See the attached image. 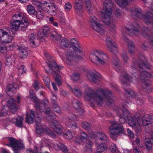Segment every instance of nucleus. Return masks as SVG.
<instances>
[{
	"mask_svg": "<svg viewBox=\"0 0 153 153\" xmlns=\"http://www.w3.org/2000/svg\"><path fill=\"white\" fill-rule=\"evenodd\" d=\"M87 77L89 81L95 83H98L100 80V76L99 74L91 71L87 73Z\"/></svg>",
	"mask_w": 153,
	"mask_h": 153,
	"instance_id": "obj_12",
	"label": "nucleus"
},
{
	"mask_svg": "<svg viewBox=\"0 0 153 153\" xmlns=\"http://www.w3.org/2000/svg\"><path fill=\"white\" fill-rule=\"evenodd\" d=\"M81 125L82 127L86 130H89L91 128V124L88 122H82L81 123Z\"/></svg>",
	"mask_w": 153,
	"mask_h": 153,
	"instance_id": "obj_42",
	"label": "nucleus"
},
{
	"mask_svg": "<svg viewBox=\"0 0 153 153\" xmlns=\"http://www.w3.org/2000/svg\"><path fill=\"white\" fill-rule=\"evenodd\" d=\"M43 79L46 86L48 88H50V80L48 76H45L43 77Z\"/></svg>",
	"mask_w": 153,
	"mask_h": 153,
	"instance_id": "obj_48",
	"label": "nucleus"
},
{
	"mask_svg": "<svg viewBox=\"0 0 153 153\" xmlns=\"http://www.w3.org/2000/svg\"><path fill=\"white\" fill-rule=\"evenodd\" d=\"M131 16L132 18L138 17L144 19L145 22L147 25L150 24L151 22L153 23V7L145 16L143 15L142 10L139 9L134 8L131 10Z\"/></svg>",
	"mask_w": 153,
	"mask_h": 153,
	"instance_id": "obj_4",
	"label": "nucleus"
},
{
	"mask_svg": "<svg viewBox=\"0 0 153 153\" xmlns=\"http://www.w3.org/2000/svg\"><path fill=\"white\" fill-rule=\"evenodd\" d=\"M137 64L139 68L138 71L140 73V81L142 83H143L148 79V78L152 76L151 74L146 71L150 68L149 65L146 62L144 56L142 55L139 56Z\"/></svg>",
	"mask_w": 153,
	"mask_h": 153,
	"instance_id": "obj_2",
	"label": "nucleus"
},
{
	"mask_svg": "<svg viewBox=\"0 0 153 153\" xmlns=\"http://www.w3.org/2000/svg\"><path fill=\"white\" fill-rule=\"evenodd\" d=\"M10 22L12 25L11 29H15V30H16L20 26L21 22L19 19H12L11 20Z\"/></svg>",
	"mask_w": 153,
	"mask_h": 153,
	"instance_id": "obj_24",
	"label": "nucleus"
},
{
	"mask_svg": "<svg viewBox=\"0 0 153 153\" xmlns=\"http://www.w3.org/2000/svg\"><path fill=\"white\" fill-rule=\"evenodd\" d=\"M12 37L8 34V33L3 29H0V39L4 42H8L9 40L7 39L10 38V40L12 39Z\"/></svg>",
	"mask_w": 153,
	"mask_h": 153,
	"instance_id": "obj_15",
	"label": "nucleus"
},
{
	"mask_svg": "<svg viewBox=\"0 0 153 153\" xmlns=\"http://www.w3.org/2000/svg\"><path fill=\"white\" fill-rule=\"evenodd\" d=\"M19 86L17 84H8L7 85L6 89V91L7 94L9 92H13L16 90L19 89Z\"/></svg>",
	"mask_w": 153,
	"mask_h": 153,
	"instance_id": "obj_21",
	"label": "nucleus"
},
{
	"mask_svg": "<svg viewBox=\"0 0 153 153\" xmlns=\"http://www.w3.org/2000/svg\"><path fill=\"white\" fill-rule=\"evenodd\" d=\"M106 42L107 45L108 50L111 52L116 51L117 50L116 43L113 41L110 37L107 36L106 40Z\"/></svg>",
	"mask_w": 153,
	"mask_h": 153,
	"instance_id": "obj_13",
	"label": "nucleus"
},
{
	"mask_svg": "<svg viewBox=\"0 0 153 153\" xmlns=\"http://www.w3.org/2000/svg\"><path fill=\"white\" fill-rule=\"evenodd\" d=\"M109 129V135L110 137L115 140H117L118 136L125 133L123 126L116 122H114L112 124Z\"/></svg>",
	"mask_w": 153,
	"mask_h": 153,
	"instance_id": "obj_6",
	"label": "nucleus"
},
{
	"mask_svg": "<svg viewBox=\"0 0 153 153\" xmlns=\"http://www.w3.org/2000/svg\"><path fill=\"white\" fill-rule=\"evenodd\" d=\"M35 117V112L31 110L30 112V117H29L28 114L27 113L25 118V122L28 123H32L33 122Z\"/></svg>",
	"mask_w": 153,
	"mask_h": 153,
	"instance_id": "obj_23",
	"label": "nucleus"
},
{
	"mask_svg": "<svg viewBox=\"0 0 153 153\" xmlns=\"http://www.w3.org/2000/svg\"><path fill=\"white\" fill-rule=\"evenodd\" d=\"M122 111L123 112L121 115L122 116L126 117L127 119L130 117V113L126 108L123 107Z\"/></svg>",
	"mask_w": 153,
	"mask_h": 153,
	"instance_id": "obj_47",
	"label": "nucleus"
},
{
	"mask_svg": "<svg viewBox=\"0 0 153 153\" xmlns=\"http://www.w3.org/2000/svg\"><path fill=\"white\" fill-rule=\"evenodd\" d=\"M142 121L143 126H148L153 122V115L150 116L149 114H146L144 115L142 119Z\"/></svg>",
	"mask_w": 153,
	"mask_h": 153,
	"instance_id": "obj_16",
	"label": "nucleus"
},
{
	"mask_svg": "<svg viewBox=\"0 0 153 153\" xmlns=\"http://www.w3.org/2000/svg\"><path fill=\"white\" fill-rule=\"evenodd\" d=\"M36 36V35L33 33H31L29 35L28 42L33 47H36L37 45L35 42Z\"/></svg>",
	"mask_w": 153,
	"mask_h": 153,
	"instance_id": "obj_25",
	"label": "nucleus"
},
{
	"mask_svg": "<svg viewBox=\"0 0 153 153\" xmlns=\"http://www.w3.org/2000/svg\"><path fill=\"white\" fill-rule=\"evenodd\" d=\"M42 33L45 37H48L50 35V29L49 27L45 26L43 28Z\"/></svg>",
	"mask_w": 153,
	"mask_h": 153,
	"instance_id": "obj_41",
	"label": "nucleus"
},
{
	"mask_svg": "<svg viewBox=\"0 0 153 153\" xmlns=\"http://www.w3.org/2000/svg\"><path fill=\"white\" fill-rule=\"evenodd\" d=\"M27 10L28 13L31 15H33L36 12L34 7L30 5L27 6Z\"/></svg>",
	"mask_w": 153,
	"mask_h": 153,
	"instance_id": "obj_40",
	"label": "nucleus"
},
{
	"mask_svg": "<svg viewBox=\"0 0 153 153\" xmlns=\"http://www.w3.org/2000/svg\"><path fill=\"white\" fill-rule=\"evenodd\" d=\"M16 121L15 123V125L18 127L22 128L23 127V117L22 116H18L17 118H16Z\"/></svg>",
	"mask_w": 153,
	"mask_h": 153,
	"instance_id": "obj_30",
	"label": "nucleus"
},
{
	"mask_svg": "<svg viewBox=\"0 0 153 153\" xmlns=\"http://www.w3.org/2000/svg\"><path fill=\"white\" fill-rule=\"evenodd\" d=\"M122 78L121 80V82L123 84H126L130 81V77L128 73H126L122 75Z\"/></svg>",
	"mask_w": 153,
	"mask_h": 153,
	"instance_id": "obj_35",
	"label": "nucleus"
},
{
	"mask_svg": "<svg viewBox=\"0 0 153 153\" xmlns=\"http://www.w3.org/2000/svg\"><path fill=\"white\" fill-rule=\"evenodd\" d=\"M71 44L68 49L75 51H77L79 53H81L82 51L81 50V48L79 45L78 41L74 39H72L71 40Z\"/></svg>",
	"mask_w": 153,
	"mask_h": 153,
	"instance_id": "obj_14",
	"label": "nucleus"
},
{
	"mask_svg": "<svg viewBox=\"0 0 153 153\" xmlns=\"http://www.w3.org/2000/svg\"><path fill=\"white\" fill-rule=\"evenodd\" d=\"M30 97L31 100L33 101L38 99V98L34 95L33 92H30Z\"/></svg>",
	"mask_w": 153,
	"mask_h": 153,
	"instance_id": "obj_63",
	"label": "nucleus"
},
{
	"mask_svg": "<svg viewBox=\"0 0 153 153\" xmlns=\"http://www.w3.org/2000/svg\"><path fill=\"white\" fill-rule=\"evenodd\" d=\"M150 31L147 27H145L143 28L142 34L144 37L145 38L148 37L149 38L150 37Z\"/></svg>",
	"mask_w": 153,
	"mask_h": 153,
	"instance_id": "obj_37",
	"label": "nucleus"
},
{
	"mask_svg": "<svg viewBox=\"0 0 153 153\" xmlns=\"http://www.w3.org/2000/svg\"><path fill=\"white\" fill-rule=\"evenodd\" d=\"M127 30L130 33H128L129 35L132 36V35H136V33H137L139 30L138 28L135 27L134 26H133L132 28L129 29L128 28H127Z\"/></svg>",
	"mask_w": 153,
	"mask_h": 153,
	"instance_id": "obj_38",
	"label": "nucleus"
},
{
	"mask_svg": "<svg viewBox=\"0 0 153 153\" xmlns=\"http://www.w3.org/2000/svg\"><path fill=\"white\" fill-rule=\"evenodd\" d=\"M7 109H8L7 107L4 106V108L1 111V114H0V116H4L7 114L8 111Z\"/></svg>",
	"mask_w": 153,
	"mask_h": 153,
	"instance_id": "obj_59",
	"label": "nucleus"
},
{
	"mask_svg": "<svg viewBox=\"0 0 153 153\" xmlns=\"http://www.w3.org/2000/svg\"><path fill=\"white\" fill-rule=\"evenodd\" d=\"M41 119L39 116H38L35 120L36 126V133L39 134L42 133L44 131L41 125Z\"/></svg>",
	"mask_w": 153,
	"mask_h": 153,
	"instance_id": "obj_20",
	"label": "nucleus"
},
{
	"mask_svg": "<svg viewBox=\"0 0 153 153\" xmlns=\"http://www.w3.org/2000/svg\"><path fill=\"white\" fill-rule=\"evenodd\" d=\"M114 4L111 0H106L103 3V11H101L102 17L103 18L102 21L106 25L109 23L110 18L111 17L112 9Z\"/></svg>",
	"mask_w": 153,
	"mask_h": 153,
	"instance_id": "obj_5",
	"label": "nucleus"
},
{
	"mask_svg": "<svg viewBox=\"0 0 153 153\" xmlns=\"http://www.w3.org/2000/svg\"><path fill=\"white\" fill-rule=\"evenodd\" d=\"M72 105L73 107L75 109L80 107L81 103L78 100L74 99L72 101Z\"/></svg>",
	"mask_w": 153,
	"mask_h": 153,
	"instance_id": "obj_45",
	"label": "nucleus"
},
{
	"mask_svg": "<svg viewBox=\"0 0 153 153\" xmlns=\"http://www.w3.org/2000/svg\"><path fill=\"white\" fill-rule=\"evenodd\" d=\"M87 137L88 135L85 132L83 131L81 133L80 139L81 141L84 142L87 141Z\"/></svg>",
	"mask_w": 153,
	"mask_h": 153,
	"instance_id": "obj_46",
	"label": "nucleus"
},
{
	"mask_svg": "<svg viewBox=\"0 0 153 153\" xmlns=\"http://www.w3.org/2000/svg\"><path fill=\"white\" fill-rule=\"evenodd\" d=\"M80 74L78 73H75L71 76V78L74 81L78 80L80 78Z\"/></svg>",
	"mask_w": 153,
	"mask_h": 153,
	"instance_id": "obj_52",
	"label": "nucleus"
},
{
	"mask_svg": "<svg viewBox=\"0 0 153 153\" xmlns=\"http://www.w3.org/2000/svg\"><path fill=\"white\" fill-rule=\"evenodd\" d=\"M90 21L91 23V26L99 22V21L94 16H92L90 17Z\"/></svg>",
	"mask_w": 153,
	"mask_h": 153,
	"instance_id": "obj_54",
	"label": "nucleus"
},
{
	"mask_svg": "<svg viewBox=\"0 0 153 153\" xmlns=\"http://www.w3.org/2000/svg\"><path fill=\"white\" fill-rule=\"evenodd\" d=\"M121 56L124 61L125 62H127L128 60V58L126 52L124 51H123Z\"/></svg>",
	"mask_w": 153,
	"mask_h": 153,
	"instance_id": "obj_61",
	"label": "nucleus"
},
{
	"mask_svg": "<svg viewBox=\"0 0 153 153\" xmlns=\"http://www.w3.org/2000/svg\"><path fill=\"white\" fill-rule=\"evenodd\" d=\"M49 69L52 70L53 72V75L55 79L56 82L58 85H60L62 83L61 77L59 72V71L63 68L62 66L59 67L54 61H49L47 63Z\"/></svg>",
	"mask_w": 153,
	"mask_h": 153,
	"instance_id": "obj_7",
	"label": "nucleus"
},
{
	"mask_svg": "<svg viewBox=\"0 0 153 153\" xmlns=\"http://www.w3.org/2000/svg\"><path fill=\"white\" fill-rule=\"evenodd\" d=\"M50 127L56 133L61 134L62 127L56 120H52L49 122Z\"/></svg>",
	"mask_w": 153,
	"mask_h": 153,
	"instance_id": "obj_10",
	"label": "nucleus"
},
{
	"mask_svg": "<svg viewBox=\"0 0 153 153\" xmlns=\"http://www.w3.org/2000/svg\"><path fill=\"white\" fill-rule=\"evenodd\" d=\"M44 13L40 10L36 12V17L37 18L39 19H42L44 18Z\"/></svg>",
	"mask_w": 153,
	"mask_h": 153,
	"instance_id": "obj_55",
	"label": "nucleus"
},
{
	"mask_svg": "<svg viewBox=\"0 0 153 153\" xmlns=\"http://www.w3.org/2000/svg\"><path fill=\"white\" fill-rule=\"evenodd\" d=\"M9 106L10 107V111L12 113L15 112L17 111L18 108V107L15 103L13 104L10 106Z\"/></svg>",
	"mask_w": 153,
	"mask_h": 153,
	"instance_id": "obj_53",
	"label": "nucleus"
},
{
	"mask_svg": "<svg viewBox=\"0 0 153 153\" xmlns=\"http://www.w3.org/2000/svg\"><path fill=\"white\" fill-rule=\"evenodd\" d=\"M111 92L107 90L99 89L96 91H92L91 92L86 93V97L88 100H94L98 105H101L105 99L107 100L106 102L108 105L111 104L112 100L111 98Z\"/></svg>",
	"mask_w": 153,
	"mask_h": 153,
	"instance_id": "obj_1",
	"label": "nucleus"
},
{
	"mask_svg": "<svg viewBox=\"0 0 153 153\" xmlns=\"http://www.w3.org/2000/svg\"><path fill=\"white\" fill-rule=\"evenodd\" d=\"M7 51V47L2 44H0V52L3 54L6 53Z\"/></svg>",
	"mask_w": 153,
	"mask_h": 153,
	"instance_id": "obj_56",
	"label": "nucleus"
},
{
	"mask_svg": "<svg viewBox=\"0 0 153 153\" xmlns=\"http://www.w3.org/2000/svg\"><path fill=\"white\" fill-rule=\"evenodd\" d=\"M107 148V145L105 143H102L98 145L97 147V151L102 152H104Z\"/></svg>",
	"mask_w": 153,
	"mask_h": 153,
	"instance_id": "obj_39",
	"label": "nucleus"
},
{
	"mask_svg": "<svg viewBox=\"0 0 153 153\" xmlns=\"http://www.w3.org/2000/svg\"><path fill=\"white\" fill-rule=\"evenodd\" d=\"M75 109L76 115L77 116H82L84 112V110L82 108H81L80 107Z\"/></svg>",
	"mask_w": 153,
	"mask_h": 153,
	"instance_id": "obj_51",
	"label": "nucleus"
},
{
	"mask_svg": "<svg viewBox=\"0 0 153 153\" xmlns=\"http://www.w3.org/2000/svg\"><path fill=\"white\" fill-rule=\"evenodd\" d=\"M18 50L20 53L19 57L22 59L25 58L28 55L27 49L24 46H19Z\"/></svg>",
	"mask_w": 153,
	"mask_h": 153,
	"instance_id": "obj_17",
	"label": "nucleus"
},
{
	"mask_svg": "<svg viewBox=\"0 0 153 153\" xmlns=\"http://www.w3.org/2000/svg\"><path fill=\"white\" fill-rule=\"evenodd\" d=\"M98 22L92 25L91 27L94 30L100 33V34L102 35L104 33V29L102 25L100 24Z\"/></svg>",
	"mask_w": 153,
	"mask_h": 153,
	"instance_id": "obj_19",
	"label": "nucleus"
},
{
	"mask_svg": "<svg viewBox=\"0 0 153 153\" xmlns=\"http://www.w3.org/2000/svg\"><path fill=\"white\" fill-rule=\"evenodd\" d=\"M71 8V5L70 3H66L65 5V9L67 11H69Z\"/></svg>",
	"mask_w": 153,
	"mask_h": 153,
	"instance_id": "obj_64",
	"label": "nucleus"
},
{
	"mask_svg": "<svg viewBox=\"0 0 153 153\" xmlns=\"http://www.w3.org/2000/svg\"><path fill=\"white\" fill-rule=\"evenodd\" d=\"M29 24V22L28 20H24V22L23 23H21L20 27L21 28V30H26Z\"/></svg>",
	"mask_w": 153,
	"mask_h": 153,
	"instance_id": "obj_44",
	"label": "nucleus"
},
{
	"mask_svg": "<svg viewBox=\"0 0 153 153\" xmlns=\"http://www.w3.org/2000/svg\"><path fill=\"white\" fill-rule=\"evenodd\" d=\"M53 105L52 107L53 110L56 113H60L61 111L60 106L56 103L53 104Z\"/></svg>",
	"mask_w": 153,
	"mask_h": 153,
	"instance_id": "obj_49",
	"label": "nucleus"
},
{
	"mask_svg": "<svg viewBox=\"0 0 153 153\" xmlns=\"http://www.w3.org/2000/svg\"><path fill=\"white\" fill-rule=\"evenodd\" d=\"M135 118L129 117L127 119V122L128 124L132 127H135L136 125L137 121L139 122L141 119V116L138 113H136L134 115Z\"/></svg>",
	"mask_w": 153,
	"mask_h": 153,
	"instance_id": "obj_11",
	"label": "nucleus"
},
{
	"mask_svg": "<svg viewBox=\"0 0 153 153\" xmlns=\"http://www.w3.org/2000/svg\"><path fill=\"white\" fill-rule=\"evenodd\" d=\"M9 138L10 143L6 145L12 148L14 153H20L21 149L25 147L21 141H18L13 137H9Z\"/></svg>",
	"mask_w": 153,
	"mask_h": 153,
	"instance_id": "obj_8",
	"label": "nucleus"
},
{
	"mask_svg": "<svg viewBox=\"0 0 153 153\" xmlns=\"http://www.w3.org/2000/svg\"><path fill=\"white\" fill-rule=\"evenodd\" d=\"M74 133L73 132H71L70 131H68L66 133H65L64 135V137L67 139L70 140L74 137Z\"/></svg>",
	"mask_w": 153,
	"mask_h": 153,
	"instance_id": "obj_43",
	"label": "nucleus"
},
{
	"mask_svg": "<svg viewBox=\"0 0 153 153\" xmlns=\"http://www.w3.org/2000/svg\"><path fill=\"white\" fill-rule=\"evenodd\" d=\"M124 41L127 43L128 45V51L131 54H133L134 51V45L133 42L130 41L128 38L125 37L124 38Z\"/></svg>",
	"mask_w": 153,
	"mask_h": 153,
	"instance_id": "obj_18",
	"label": "nucleus"
},
{
	"mask_svg": "<svg viewBox=\"0 0 153 153\" xmlns=\"http://www.w3.org/2000/svg\"><path fill=\"white\" fill-rule=\"evenodd\" d=\"M125 95L128 98H134L137 96V94L133 91L130 89H125Z\"/></svg>",
	"mask_w": 153,
	"mask_h": 153,
	"instance_id": "obj_27",
	"label": "nucleus"
},
{
	"mask_svg": "<svg viewBox=\"0 0 153 153\" xmlns=\"http://www.w3.org/2000/svg\"><path fill=\"white\" fill-rule=\"evenodd\" d=\"M117 148L116 145L114 144H112L110 148L108 149V150H110L111 153H114L117 150Z\"/></svg>",
	"mask_w": 153,
	"mask_h": 153,
	"instance_id": "obj_58",
	"label": "nucleus"
},
{
	"mask_svg": "<svg viewBox=\"0 0 153 153\" xmlns=\"http://www.w3.org/2000/svg\"><path fill=\"white\" fill-rule=\"evenodd\" d=\"M46 1L45 2V3L41 2L40 3L39 2H37L38 4L37 5V6L39 7V8L41 9L42 10H44L45 11L48 12V9L47 8V7H48V6H47V4L48 3V1Z\"/></svg>",
	"mask_w": 153,
	"mask_h": 153,
	"instance_id": "obj_31",
	"label": "nucleus"
},
{
	"mask_svg": "<svg viewBox=\"0 0 153 153\" xmlns=\"http://www.w3.org/2000/svg\"><path fill=\"white\" fill-rule=\"evenodd\" d=\"M44 132L45 134H47L52 137H56V134L49 128H46Z\"/></svg>",
	"mask_w": 153,
	"mask_h": 153,
	"instance_id": "obj_50",
	"label": "nucleus"
},
{
	"mask_svg": "<svg viewBox=\"0 0 153 153\" xmlns=\"http://www.w3.org/2000/svg\"><path fill=\"white\" fill-rule=\"evenodd\" d=\"M91 62L97 65L106 64L108 60V57L101 51L95 50L90 55Z\"/></svg>",
	"mask_w": 153,
	"mask_h": 153,
	"instance_id": "obj_3",
	"label": "nucleus"
},
{
	"mask_svg": "<svg viewBox=\"0 0 153 153\" xmlns=\"http://www.w3.org/2000/svg\"><path fill=\"white\" fill-rule=\"evenodd\" d=\"M76 115L72 113H70L68 115V118L69 120L74 121L76 119Z\"/></svg>",
	"mask_w": 153,
	"mask_h": 153,
	"instance_id": "obj_57",
	"label": "nucleus"
},
{
	"mask_svg": "<svg viewBox=\"0 0 153 153\" xmlns=\"http://www.w3.org/2000/svg\"><path fill=\"white\" fill-rule=\"evenodd\" d=\"M54 147L55 149L57 150H62L64 152H68V149L62 143L59 142L58 143L55 145Z\"/></svg>",
	"mask_w": 153,
	"mask_h": 153,
	"instance_id": "obj_26",
	"label": "nucleus"
},
{
	"mask_svg": "<svg viewBox=\"0 0 153 153\" xmlns=\"http://www.w3.org/2000/svg\"><path fill=\"white\" fill-rule=\"evenodd\" d=\"M70 90L77 97H80L81 96V92L79 88L76 86L71 87L70 86Z\"/></svg>",
	"mask_w": 153,
	"mask_h": 153,
	"instance_id": "obj_29",
	"label": "nucleus"
},
{
	"mask_svg": "<svg viewBox=\"0 0 153 153\" xmlns=\"http://www.w3.org/2000/svg\"><path fill=\"white\" fill-rule=\"evenodd\" d=\"M114 15L117 17H119L121 15V11L119 9H116L114 13Z\"/></svg>",
	"mask_w": 153,
	"mask_h": 153,
	"instance_id": "obj_62",
	"label": "nucleus"
},
{
	"mask_svg": "<svg viewBox=\"0 0 153 153\" xmlns=\"http://www.w3.org/2000/svg\"><path fill=\"white\" fill-rule=\"evenodd\" d=\"M74 7L76 10L78 11H80L83 7V3L81 0H76L75 3Z\"/></svg>",
	"mask_w": 153,
	"mask_h": 153,
	"instance_id": "obj_33",
	"label": "nucleus"
},
{
	"mask_svg": "<svg viewBox=\"0 0 153 153\" xmlns=\"http://www.w3.org/2000/svg\"><path fill=\"white\" fill-rule=\"evenodd\" d=\"M50 38L51 39L59 41L61 40L62 38V36L57 33L55 31H52L50 34Z\"/></svg>",
	"mask_w": 153,
	"mask_h": 153,
	"instance_id": "obj_28",
	"label": "nucleus"
},
{
	"mask_svg": "<svg viewBox=\"0 0 153 153\" xmlns=\"http://www.w3.org/2000/svg\"><path fill=\"white\" fill-rule=\"evenodd\" d=\"M56 115L54 114H50L47 117V119L49 123L51 121L55 120L54 119L56 118Z\"/></svg>",
	"mask_w": 153,
	"mask_h": 153,
	"instance_id": "obj_60",
	"label": "nucleus"
},
{
	"mask_svg": "<svg viewBox=\"0 0 153 153\" xmlns=\"http://www.w3.org/2000/svg\"><path fill=\"white\" fill-rule=\"evenodd\" d=\"M70 43V41L67 39L64 38L60 42V45L62 48H65L69 45Z\"/></svg>",
	"mask_w": 153,
	"mask_h": 153,
	"instance_id": "obj_34",
	"label": "nucleus"
},
{
	"mask_svg": "<svg viewBox=\"0 0 153 153\" xmlns=\"http://www.w3.org/2000/svg\"><path fill=\"white\" fill-rule=\"evenodd\" d=\"M76 51L68 49L66 52V59L67 64L69 65H73L76 61L77 55L76 52Z\"/></svg>",
	"mask_w": 153,
	"mask_h": 153,
	"instance_id": "obj_9",
	"label": "nucleus"
},
{
	"mask_svg": "<svg viewBox=\"0 0 153 153\" xmlns=\"http://www.w3.org/2000/svg\"><path fill=\"white\" fill-rule=\"evenodd\" d=\"M145 143L146 146V149L148 150H151L152 149V145H153L152 143V141L150 139L147 138L145 140Z\"/></svg>",
	"mask_w": 153,
	"mask_h": 153,
	"instance_id": "obj_36",
	"label": "nucleus"
},
{
	"mask_svg": "<svg viewBox=\"0 0 153 153\" xmlns=\"http://www.w3.org/2000/svg\"><path fill=\"white\" fill-rule=\"evenodd\" d=\"M93 143L90 140H88L85 146V153H92V146Z\"/></svg>",
	"mask_w": 153,
	"mask_h": 153,
	"instance_id": "obj_32",
	"label": "nucleus"
},
{
	"mask_svg": "<svg viewBox=\"0 0 153 153\" xmlns=\"http://www.w3.org/2000/svg\"><path fill=\"white\" fill-rule=\"evenodd\" d=\"M97 140L95 142L97 143L98 142L102 141L103 142H106L107 138L106 136L102 132H101L97 134Z\"/></svg>",
	"mask_w": 153,
	"mask_h": 153,
	"instance_id": "obj_22",
	"label": "nucleus"
}]
</instances>
